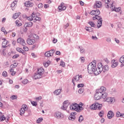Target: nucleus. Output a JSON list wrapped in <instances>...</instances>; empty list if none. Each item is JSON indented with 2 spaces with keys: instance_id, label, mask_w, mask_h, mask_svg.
Segmentation results:
<instances>
[{
  "instance_id": "ddd939ff",
  "label": "nucleus",
  "mask_w": 124,
  "mask_h": 124,
  "mask_svg": "<svg viewBox=\"0 0 124 124\" xmlns=\"http://www.w3.org/2000/svg\"><path fill=\"white\" fill-rule=\"evenodd\" d=\"M107 116L109 120L112 119L114 117V112L112 110H109L108 112Z\"/></svg>"
},
{
  "instance_id": "052dcab7",
  "label": "nucleus",
  "mask_w": 124,
  "mask_h": 124,
  "mask_svg": "<svg viewBox=\"0 0 124 124\" xmlns=\"http://www.w3.org/2000/svg\"><path fill=\"white\" fill-rule=\"evenodd\" d=\"M38 8H42L43 7V4L42 3H40L38 5Z\"/></svg>"
},
{
  "instance_id": "0e129e2a",
  "label": "nucleus",
  "mask_w": 124,
  "mask_h": 124,
  "mask_svg": "<svg viewBox=\"0 0 124 124\" xmlns=\"http://www.w3.org/2000/svg\"><path fill=\"white\" fill-rule=\"evenodd\" d=\"M67 107L65 106V105H63L62 106V107L61 108H62V109H63V110H65L66 109V108H67Z\"/></svg>"
},
{
  "instance_id": "393cba45",
  "label": "nucleus",
  "mask_w": 124,
  "mask_h": 124,
  "mask_svg": "<svg viewBox=\"0 0 124 124\" xmlns=\"http://www.w3.org/2000/svg\"><path fill=\"white\" fill-rule=\"evenodd\" d=\"M45 56L47 57V58H50V57H51V54L50 53V51H47L45 53Z\"/></svg>"
},
{
  "instance_id": "20e7f679",
  "label": "nucleus",
  "mask_w": 124,
  "mask_h": 124,
  "mask_svg": "<svg viewBox=\"0 0 124 124\" xmlns=\"http://www.w3.org/2000/svg\"><path fill=\"white\" fill-rule=\"evenodd\" d=\"M90 108L91 110H96V109H98V110H101V108H102V104L95 102L91 106Z\"/></svg>"
},
{
  "instance_id": "f8f14e48",
  "label": "nucleus",
  "mask_w": 124,
  "mask_h": 124,
  "mask_svg": "<svg viewBox=\"0 0 124 124\" xmlns=\"http://www.w3.org/2000/svg\"><path fill=\"white\" fill-rule=\"evenodd\" d=\"M25 5L26 7H32L33 6V3L31 2V1H27L25 2Z\"/></svg>"
},
{
  "instance_id": "6e6d98bb",
  "label": "nucleus",
  "mask_w": 124,
  "mask_h": 124,
  "mask_svg": "<svg viewBox=\"0 0 124 124\" xmlns=\"http://www.w3.org/2000/svg\"><path fill=\"white\" fill-rule=\"evenodd\" d=\"M19 56H20L19 54H15L12 57V59H17V58H18Z\"/></svg>"
},
{
  "instance_id": "09e8293b",
  "label": "nucleus",
  "mask_w": 124,
  "mask_h": 124,
  "mask_svg": "<svg viewBox=\"0 0 124 124\" xmlns=\"http://www.w3.org/2000/svg\"><path fill=\"white\" fill-rule=\"evenodd\" d=\"M80 60L81 61V62L84 63L85 62V57H80Z\"/></svg>"
},
{
  "instance_id": "c756f323",
  "label": "nucleus",
  "mask_w": 124,
  "mask_h": 124,
  "mask_svg": "<svg viewBox=\"0 0 124 124\" xmlns=\"http://www.w3.org/2000/svg\"><path fill=\"white\" fill-rule=\"evenodd\" d=\"M84 121V117H83V115H80L78 118L79 123H82Z\"/></svg>"
},
{
  "instance_id": "de8ad7c7",
  "label": "nucleus",
  "mask_w": 124,
  "mask_h": 124,
  "mask_svg": "<svg viewBox=\"0 0 124 124\" xmlns=\"http://www.w3.org/2000/svg\"><path fill=\"white\" fill-rule=\"evenodd\" d=\"M84 86V83H79L78 84V88H83Z\"/></svg>"
},
{
  "instance_id": "f3484780",
  "label": "nucleus",
  "mask_w": 124,
  "mask_h": 124,
  "mask_svg": "<svg viewBox=\"0 0 124 124\" xmlns=\"http://www.w3.org/2000/svg\"><path fill=\"white\" fill-rule=\"evenodd\" d=\"M16 50L17 52H19V53H21L23 55H26V52H25V50L22 48L20 47H16Z\"/></svg>"
},
{
  "instance_id": "79ce46f5",
  "label": "nucleus",
  "mask_w": 124,
  "mask_h": 124,
  "mask_svg": "<svg viewBox=\"0 0 124 124\" xmlns=\"http://www.w3.org/2000/svg\"><path fill=\"white\" fill-rule=\"evenodd\" d=\"M72 105H73V106L74 107L75 109H76V110L77 109V108L78 107V104L76 103H74L72 104Z\"/></svg>"
},
{
  "instance_id": "f704fd0d",
  "label": "nucleus",
  "mask_w": 124,
  "mask_h": 124,
  "mask_svg": "<svg viewBox=\"0 0 124 124\" xmlns=\"http://www.w3.org/2000/svg\"><path fill=\"white\" fill-rule=\"evenodd\" d=\"M80 52L81 54H85V53H86L85 48L84 47H81V48L80 49Z\"/></svg>"
},
{
  "instance_id": "338daca9",
  "label": "nucleus",
  "mask_w": 124,
  "mask_h": 124,
  "mask_svg": "<svg viewBox=\"0 0 124 124\" xmlns=\"http://www.w3.org/2000/svg\"><path fill=\"white\" fill-rule=\"evenodd\" d=\"M92 39L94 40H96V39H98L97 37H96V36H92Z\"/></svg>"
},
{
  "instance_id": "6e6552de",
  "label": "nucleus",
  "mask_w": 124,
  "mask_h": 124,
  "mask_svg": "<svg viewBox=\"0 0 124 124\" xmlns=\"http://www.w3.org/2000/svg\"><path fill=\"white\" fill-rule=\"evenodd\" d=\"M90 14L93 16H98L100 15V11H99L98 9L92 10L90 12Z\"/></svg>"
},
{
  "instance_id": "412c9836",
  "label": "nucleus",
  "mask_w": 124,
  "mask_h": 124,
  "mask_svg": "<svg viewBox=\"0 0 124 124\" xmlns=\"http://www.w3.org/2000/svg\"><path fill=\"white\" fill-rule=\"evenodd\" d=\"M24 27H32V22L30 21L29 22H25V24H24Z\"/></svg>"
},
{
  "instance_id": "680f3d73",
  "label": "nucleus",
  "mask_w": 124,
  "mask_h": 124,
  "mask_svg": "<svg viewBox=\"0 0 124 124\" xmlns=\"http://www.w3.org/2000/svg\"><path fill=\"white\" fill-rule=\"evenodd\" d=\"M28 27L26 26H24V28L23 29V31H24V32H27V31H28Z\"/></svg>"
},
{
  "instance_id": "7c9ffc66",
  "label": "nucleus",
  "mask_w": 124,
  "mask_h": 124,
  "mask_svg": "<svg viewBox=\"0 0 124 124\" xmlns=\"http://www.w3.org/2000/svg\"><path fill=\"white\" fill-rule=\"evenodd\" d=\"M42 121H43V118L42 117H40L39 118L37 121H36V123L37 124H40V123H41V122H42Z\"/></svg>"
},
{
  "instance_id": "f03ea898",
  "label": "nucleus",
  "mask_w": 124,
  "mask_h": 124,
  "mask_svg": "<svg viewBox=\"0 0 124 124\" xmlns=\"http://www.w3.org/2000/svg\"><path fill=\"white\" fill-rule=\"evenodd\" d=\"M106 92V88L104 86H102L100 89H97L95 91V94L94 95L95 100H99L100 99V95L103 93Z\"/></svg>"
},
{
  "instance_id": "864d4df0",
  "label": "nucleus",
  "mask_w": 124,
  "mask_h": 124,
  "mask_svg": "<svg viewBox=\"0 0 124 124\" xmlns=\"http://www.w3.org/2000/svg\"><path fill=\"white\" fill-rule=\"evenodd\" d=\"M6 42L3 41L2 43V45H7V44H8V43H9V41H7V40H6Z\"/></svg>"
},
{
  "instance_id": "c85d7f7f",
  "label": "nucleus",
  "mask_w": 124,
  "mask_h": 124,
  "mask_svg": "<svg viewBox=\"0 0 124 124\" xmlns=\"http://www.w3.org/2000/svg\"><path fill=\"white\" fill-rule=\"evenodd\" d=\"M5 120H6V117L4 116V115L0 116V122H3Z\"/></svg>"
},
{
  "instance_id": "a878e982",
  "label": "nucleus",
  "mask_w": 124,
  "mask_h": 124,
  "mask_svg": "<svg viewBox=\"0 0 124 124\" xmlns=\"http://www.w3.org/2000/svg\"><path fill=\"white\" fill-rule=\"evenodd\" d=\"M19 111L20 116H22L23 114H25V113H26V111L27 110H25V109H24V108H21Z\"/></svg>"
},
{
  "instance_id": "774afa93",
  "label": "nucleus",
  "mask_w": 124,
  "mask_h": 124,
  "mask_svg": "<svg viewBox=\"0 0 124 124\" xmlns=\"http://www.w3.org/2000/svg\"><path fill=\"white\" fill-rule=\"evenodd\" d=\"M61 53L60 51H57L56 52V55H57V56H61Z\"/></svg>"
},
{
  "instance_id": "cd10ccee",
  "label": "nucleus",
  "mask_w": 124,
  "mask_h": 124,
  "mask_svg": "<svg viewBox=\"0 0 124 124\" xmlns=\"http://www.w3.org/2000/svg\"><path fill=\"white\" fill-rule=\"evenodd\" d=\"M97 67H98V70H101V68H102L103 67V65L102 64V63L101 62H100L98 64V65H97Z\"/></svg>"
},
{
  "instance_id": "5701e85b",
  "label": "nucleus",
  "mask_w": 124,
  "mask_h": 124,
  "mask_svg": "<svg viewBox=\"0 0 124 124\" xmlns=\"http://www.w3.org/2000/svg\"><path fill=\"white\" fill-rule=\"evenodd\" d=\"M21 15V13H16L14 14L13 16V19H17L19 16Z\"/></svg>"
},
{
  "instance_id": "4be33fe9",
  "label": "nucleus",
  "mask_w": 124,
  "mask_h": 124,
  "mask_svg": "<svg viewBox=\"0 0 124 124\" xmlns=\"http://www.w3.org/2000/svg\"><path fill=\"white\" fill-rule=\"evenodd\" d=\"M88 24L90 25L91 27L92 28H94L95 29H96L97 27H96V25H95V24H94V22L93 21H89L88 22Z\"/></svg>"
},
{
  "instance_id": "7ed1b4c3",
  "label": "nucleus",
  "mask_w": 124,
  "mask_h": 124,
  "mask_svg": "<svg viewBox=\"0 0 124 124\" xmlns=\"http://www.w3.org/2000/svg\"><path fill=\"white\" fill-rule=\"evenodd\" d=\"M44 74V69L42 67L37 69L36 73L34 74V78L35 80L36 79H40L42 78V76Z\"/></svg>"
},
{
  "instance_id": "4c0bfd02",
  "label": "nucleus",
  "mask_w": 124,
  "mask_h": 124,
  "mask_svg": "<svg viewBox=\"0 0 124 124\" xmlns=\"http://www.w3.org/2000/svg\"><path fill=\"white\" fill-rule=\"evenodd\" d=\"M120 62L121 63H124V56H122L120 58Z\"/></svg>"
},
{
  "instance_id": "b1692460",
  "label": "nucleus",
  "mask_w": 124,
  "mask_h": 124,
  "mask_svg": "<svg viewBox=\"0 0 124 124\" xmlns=\"http://www.w3.org/2000/svg\"><path fill=\"white\" fill-rule=\"evenodd\" d=\"M55 117H56L57 119H60V118H62V114H61V112H57L56 114H55Z\"/></svg>"
},
{
  "instance_id": "9d476101",
  "label": "nucleus",
  "mask_w": 124,
  "mask_h": 124,
  "mask_svg": "<svg viewBox=\"0 0 124 124\" xmlns=\"http://www.w3.org/2000/svg\"><path fill=\"white\" fill-rule=\"evenodd\" d=\"M101 70L102 72L103 71V73H105V72L109 70V66L108 65L103 66V68H101Z\"/></svg>"
},
{
  "instance_id": "e2e57ef3",
  "label": "nucleus",
  "mask_w": 124,
  "mask_h": 124,
  "mask_svg": "<svg viewBox=\"0 0 124 124\" xmlns=\"http://www.w3.org/2000/svg\"><path fill=\"white\" fill-rule=\"evenodd\" d=\"M26 112H27L28 113V116H30V115H31V110L30 109H27Z\"/></svg>"
},
{
  "instance_id": "423d86ee",
  "label": "nucleus",
  "mask_w": 124,
  "mask_h": 124,
  "mask_svg": "<svg viewBox=\"0 0 124 124\" xmlns=\"http://www.w3.org/2000/svg\"><path fill=\"white\" fill-rule=\"evenodd\" d=\"M58 10L59 12L64 11L66 9V6L64 5V3L62 2L60 6H58Z\"/></svg>"
},
{
  "instance_id": "9b49d317",
  "label": "nucleus",
  "mask_w": 124,
  "mask_h": 124,
  "mask_svg": "<svg viewBox=\"0 0 124 124\" xmlns=\"http://www.w3.org/2000/svg\"><path fill=\"white\" fill-rule=\"evenodd\" d=\"M111 67L112 68H115V67H117L118 66V64H119V62H116V60L114 59L111 62Z\"/></svg>"
},
{
  "instance_id": "72a5a7b5",
  "label": "nucleus",
  "mask_w": 124,
  "mask_h": 124,
  "mask_svg": "<svg viewBox=\"0 0 124 124\" xmlns=\"http://www.w3.org/2000/svg\"><path fill=\"white\" fill-rule=\"evenodd\" d=\"M48 51L50 52V55H51V57H53V56H54V54H55V49H52Z\"/></svg>"
},
{
  "instance_id": "49530a36",
  "label": "nucleus",
  "mask_w": 124,
  "mask_h": 124,
  "mask_svg": "<svg viewBox=\"0 0 124 124\" xmlns=\"http://www.w3.org/2000/svg\"><path fill=\"white\" fill-rule=\"evenodd\" d=\"M2 75L3 77H6V76H7V72L4 71L2 73Z\"/></svg>"
},
{
  "instance_id": "3c124183",
  "label": "nucleus",
  "mask_w": 124,
  "mask_h": 124,
  "mask_svg": "<svg viewBox=\"0 0 124 124\" xmlns=\"http://www.w3.org/2000/svg\"><path fill=\"white\" fill-rule=\"evenodd\" d=\"M11 99L12 100H14L15 99H17V95H13L11 96Z\"/></svg>"
},
{
  "instance_id": "a211bd4d",
  "label": "nucleus",
  "mask_w": 124,
  "mask_h": 124,
  "mask_svg": "<svg viewBox=\"0 0 124 124\" xmlns=\"http://www.w3.org/2000/svg\"><path fill=\"white\" fill-rule=\"evenodd\" d=\"M76 119V116L75 115H72V114H70L69 117H68V119L70 121H75Z\"/></svg>"
},
{
  "instance_id": "ea45409f",
  "label": "nucleus",
  "mask_w": 124,
  "mask_h": 124,
  "mask_svg": "<svg viewBox=\"0 0 124 124\" xmlns=\"http://www.w3.org/2000/svg\"><path fill=\"white\" fill-rule=\"evenodd\" d=\"M60 65L61 66H62V67H65V63H64V62L61 61Z\"/></svg>"
},
{
  "instance_id": "dca6fc26",
  "label": "nucleus",
  "mask_w": 124,
  "mask_h": 124,
  "mask_svg": "<svg viewBox=\"0 0 124 124\" xmlns=\"http://www.w3.org/2000/svg\"><path fill=\"white\" fill-rule=\"evenodd\" d=\"M74 80H75L76 82H78V81H79V77H78V75L73 77L72 78V83H73L74 86L75 85V82L74 81Z\"/></svg>"
},
{
  "instance_id": "a19ab883",
  "label": "nucleus",
  "mask_w": 124,
  "mask_h": 124,
  "mask_svg": "<svg viewBox=\"0 0 124 124\" xmlns=\"http://www.w3.org/2000/svg\"><path fill=\"white\" fill-rule=\"evenodd\" d=\"M22 108L25 110H28V106L27 105H23L22 106Z\"/></svg>"
},
{
  "instance_id": "c03bdc74",
  "label": "nucleus",
  "mask_w": 124,
  "mask_h": 124,
  "mask_svg": "<svg viewBox=\"0 0 124 124\" xmlns=\"http://www.w3.org/2000/svg\"><path fill=\"white\" fill-rule=\"evenodd\" d=\"M121 7L115 8V9H114V11H115L116 12H120V11H121Z\"/></svg>"
},
{
  "instance_id": "0eeeda50",
  "label": "nucleus",
  "mask_w": 124,
  "mask_h": 124,
  "mask_svg": "<svg viewBox=\"0 0 124 124\" xmlns=\"http://www.w3.org/2000/svg\"><path fill=\"white\" fill-rule=\"evenodd\" d=\"M102 7V2L99 1H96L93 6V8H96V9H97V8H101Z\"/></svg>"
},
{
  "instance_id": "4468645a",
  "label": "nucleus",
  "mask_w": 124,
  "mask_h": 124,
  "mask_svg": "<svg viewBox=\"0 0 124 124\" xmlns=\"http://www.w3.org/2000/svg\"><path fill=\"white\" fill-rule=\"evenodd\" d=\"M101 94L100 95V99L103 98L104 99H106L107 101L109 102L108 99H107V95L108 94L107 93L104 92Z\"/></svg>"
},
{
  "instance_id": "4d7b16f0",
  "label": "nucleus",
  "mask_w": 124,
  "mask_h": 124,
  "mask_svg": "<svg viewBox=\"0 0 124 124\" xmlns=\"http://www.w3.org/2000/svg\"><path fill=\"white\" fill-rule=\"evenodd\" d=\"M88 28L89 29L90 32H93V28L91 27H88Z\"/></svg>"
},
{
  "instance_id": "603ef678",
  "label": "nucleus",
  "mask_w": 124,
  "mask_h": 124,
  "mask_svg": "<svg viewBox=\"0 0 124 124\" xmlns=\"http://www.w3.org/2000/svg\"><path fill=\"white\" fill-rule=\"evenodd\" d=\"M23 50L24 51V52H28V51H29V47H28V46H24L23 47Z\"/></svg>"
},
{
  "instance_id": "bf43d9fd",
  "label": "nucleus",
  "mask_w": 124,
  "mask_h": 124,
  "mask_svg": "<svg viewBox=\"0 0 124 124\" xmlns=\"http://www.w3.org/2000/svg\"><path fill=\"white\" fill-rule=\"evenodd\" d=\"M120 115H121V112L118 111L116 112V117L117 118H119V117H120Z\"/></svg>"
},
{
  "instance_id": "37998d69",
  "label": "nucleus",
  "mask_w": 124,
  "mask_h": 124,
  "mask_svg": "<svg viewBox=\"0 0 124 124\" xmlns=\"http://www.w3.org/2000/svg\"><path fill=\"white\" fill-rule=\"evenodd\" d=\"M40 20H41V18L40 17H36L34 19V22L35 23L36 22V21H40Z\"/></svg>"
},
{
  "instance_id": "f257e3e1",
  "label": "nucleus",
  "mask_w": 124,
  "mask_h": 124,
  "mask_svg": "<svg viewBox=\"0 0 124 124\" xmlns=\"http://www.w3.org/2000/svg\"><path fill=\"white\" fill-rule=\"evenodd\" d=\"M87 66V69L89 74H93V73L95 76H97V75L100 74V73L102 72L101 70H98V68L97 69L96 66H94L93 62L89 63Z\"/></svg>"
},
{
  "instance_id": "a18cd8bd",
  "label": "nucleus",
  "mask_w": 124,
  "mask_h": 124,
  "mask_svg": "<svg viewBox=\"0 0 124 124\" xmlns=\"http://www.w3.org/2000/svg\"><path fill=\"white\" fill-rule=\"evenodd\" d=\"M26 18L27 20H28L29 21H33V18H32V16H27Z\"/></svg>"
},
{
  "instance_id": "2f4dec72",
  "label": "nucleus",
  "mask_w": 124,
  "mask_h": 124,
  "mask_svg": "<svg viewBox=\"0 0 124 124\" xmlns=\"http://www.w3.org/2000/svg\"><path fill=\"white\" fill-rule=\"evenodd\" d=\"M98 115L100 118H102L103 117V115H104V111L103 110H101L99 112Z\"/></svg>"
},
{
  "instance_id": "aec40b11",
  "label": "nucleus",
  "mask_w": 124,
  "mask_h": 124,
  "mask_svg": "<svg viewBox=\"0 0 124 124\" xmlns=\"http://www.w3.org/2000/svg\"><path fill=\"white\" fill-rule=\"evenodd\" d=\"M62 89H59L55 90L54 92V94H56V95H60V94H61V92H62Z\"/></svg>"
},
{
  "instance_id": "e433bc0d",
  "label": "nucleus",
  "mask_w": 124,
  "mask_h": 124,
  "mask_svg": "<svg viewBox=\"0 0 124 124\" xmlns=\"http://www.w3.org/2000/svg\"><path fill=\"white\" fill-rule=\"evenodd\" d=\"M28 82H29V80L27 79H25L21 82V83L24 85H27V84H28Z\"/></svg>"
},
{
  "instance_id": "2eb2a0df",
  "label": "nucleus",
  "mask_w": 124,
  "mask_h": 124,
  "mask_svg": "<svg viewBox=\"0 0 124 124\" xmlns=\"http://www.w3.org/2000/svg\"><path fill=\"white\" fill-rule=\"evenodd\" d=\"M27 42L29 45H33V44L35 43V40L29 38L28 39Z\"/></svg>"
},
{
  "instance_id": "6ab92c4d",
  "label": "nucleus",
  "mask_w": 124,
  "mask_h": 124,
  "mask_svg": "<svg viewBox=\"0 0 124 124\" xmlns=\"http://www.w3.org/2000/svg\"><path fill=\"white\" fill-rule=\"evenodd\" d=\"M83 110H84V108H83V107L80 105L78 106V108L76 109L77 112H78V113H80V112H81V111Z\"/></svg>"
},
{
  "instance_id": "58836bf2",
  "label": "nucleus",
  "mask_w": 124,
  "mask_h": 124,
  "mask_svg": "<svg viewBox=\"0 0 124 124\" xmlns=\"http://www.w3.org/2000/svg\"><path fill=\"white\" fill-rule=\"evenodd\" d=\"M16 24L17 27H21L22 26V23H19V20H16Z\"/></svg>"
},
{
  "instance_id": "473e14b6",
  "label": "nucleus",
  "mask_w": 124,
  "mask_h": 124,
  "mask_svg": "<svg viewBox=\"0 0 124 124\" xmlns=\"http://www.w3.org/2000/svg\"><path fill=\"white\" fill-rule=\"evenodd\" d=\"M31 105H32V106H34L35 107H36L37 106V102L31 101Z\"/></svg>"
},
{
  "instance_id": "5fc2aeb1",
  "label": "nucleus",
  "mask_w": 124,
  "mask_h": 124,
  "mask_svg": "<svg viewBox=\"0 0 124 124\" xmlns=\"http://www.w3.org/2000/svg\"><path fill=\"white\" fill-rule=\"evenodd\" d=\"M31 16H32V18H35V17H36L35 12H33L31 14Z\"/></svg>"
},
{
  "instance_id": "69168bd1",
  "label": "nucleus",
  "mask_w": 124,
  "mask_h": 124,
  "mask_svg": "<svg viewBox=\"0 0 124 124\" xmlns=\"http://www.w3.org/2000/svg\"><path fill=\"white\" fill-rule=\"evenodd\" d=\"M70 108L71 110H75V108H74V107L72 105H71L70 106Z\"/></svg>"
},
{
  "instance_id": "13d9d810",
  "label": "nucleus",
  "mask_w": 124,
  "mask_h": 124,
  "mask_svg": "<svg viewBox=\"0 0 124 124\" xmlns=\"http://www.w3.org/2000/svg\"><path fill=\"white\" fill-rule=\"evenodd\" d=\"M5 48H4L2 50V53L3 55V56H6V53H5Z\"/></svg>"
},
{
  "instance_id": "c9c22d12",
  "label": "nucleus",
  "mask_w": 124,
  "mask_h": 124,
  "mask_svg": "<svg viewBox=\"0 0 124 124\" xmlns=\"http://www.w3.org/2000/svg\"><path fill=\"white\" fill-rule=\"evenodd\" d=\"M12 66L13 68H15L16 67H17L18 66V63L15 62L14 64H11L10 67Z\"/></svg>"
},
{
  "instance_id": "8fccbe9b",
  "label": "nucleus",
  "mask_w": 124,
  "mask_h": 124,
  "mask_svg": "<svg viewBox=\"0 0 124 124\" xmlns=\"http://www.w3.org/2000/svg\"><path fill=\"white\" fill-rule=\"evenodd\" d=\"M78 93H84V89L83 88H80L78 90Z\"/></svg>"
},
{
  "instance_id": "bb28decb",
  "label": "nucleus",
  "mask_w": 124,
  "mask_h": 124,
  "mask_svg": "<svg viewBox=\"0 0 124 124\" xmlns=\"http://www.w3.org/2000/svg\"><path fill=\"white\" fill-rule=\"evenodd\" d=\"M50 63H51V61L48 60L47 62H46L45 63H44V67H47V66H49Z\"/></svg>"
},
{
  "instance_id": "1a4fd4ad",
  "label": "nucleus",
  "mask_w": 124,
  "mask_h": 124,
  "mask_svg": "<svg viewBox=\"0 0 124 124\" xmlns=\"http://www.w3.org/2000/svg\"><path fill=\"white\" fill-rule=\"evenodd\" d=\"M17 43H19L22 46H26V44L25 40L21 37L19 38L16 41Z\"/></svg>"
},
{
  "instance_id": "39448f33",
  "label": "nucleus",
  "mask_w": 124,
  "mask_h": 124,
  "mask_svg": "<svg viewBox=\"0 0 124 124\" xmlns=\"http://www.w3.org/2000/svg\"><path fill=\"white\" fill-rule=\"evenodd\" d=\"M97 18H98L97 27L98 29H100V28L102 27V22H103V20H102V17L99 15L97 16Z\"/></svg>"
}]
</instances>
